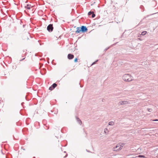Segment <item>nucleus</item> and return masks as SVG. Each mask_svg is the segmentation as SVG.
<instances>
[{"label":"nucleus","mask_w":158,"mask_h":158,"mask_svg":"<svg viewBox=\"0 0 158 158\" xmlns=\"http://www.w3.org/2000/svg\"><path fill=\"white\" fill-rule=\"evenodd\" d=\"M131 77V75L128 74H125L123 76L122 79L124 81L129 82L133 80L132 79Z\"/></svg>","instance_id":"nucleus-1"},{"label":"nucleus","mask_w":158,"mask_h":158,"mask_svg":"<svg viewBox=\"0 0 158 158\" xmlns=\"http://www.w3.org/2000/svg\"><path fill=\"white\" fill-rule=\"evenodd\" d=\"M53 29V24H50L47 27V30L49 32H52Z\"/></svg>","instance_id":"nucleus-2"},{"label":"nucleus","mask_w":158,"mask_h":158,"mask_svg":"<svg viewBox=\"0 0 158 158\" xmlns=\"http://www.w3.org/2000/svg\"><path fill=\"white\" fill-rule=\"evenodd\" d=\"M121 149V148L120 144V143L118 144L114 148L113 150L114 151H118Z\"/></svg>","instance_id":"nucleus-3"},{"label":"nucleus","mask_w":158,"mask_h":158,"mask_svg":"<svg viewBox=\"0 0 158 158\" xmlns=\"http://www.w3.org/2000/svg\"><path fill=\"white\" fill-rule=\"evenodd\" d=\"M81 32L82 33H84L87 32L88 29L86 26H82L81 27Z\"/></svg>","instance_id":"nucleus-4"},{"label":"nucleus","mask_w":158,"mask_h":158,"mask_svg":"<svg viewBox=\"0 0 158 158\" xmlns=\"http://www.w3.org/2000/svg\"><path fill=\"white\" fill-rule=\"evenodd\" d=\"M57 86V84L55 83H53L50 87L49 88V89L51 90H52Z\"/></svg>","instance_id":"nucleus-5"},{"label":"nucleus","mask_w":158,"mask_h":158,"mask_svg":"<svg viewBox=\"0 0 158 158\" xmlns=\"http://www.w3.org/2000/svg\"><path fill=\"white\" fill-rule=\"evenodd\" d=\"M129 103H128V102L127 101H122L119 102L118 103V105H120L127 104Z\"/></svg>","instance_id":"nucleus-6"},{"label":"nucleus","mask_w":158,"mask_h":158,"mask_svg":"<svg viewBox=\"0 0 158 158\" xmlns=\"http://www.w3.org/2000/svg\"><path fill=\"white\" fill-rule=\"evenodd\" d=\"M74 57V56L73 55L69 54L68 55V58L69 60H71L73 59Z\"/></svg>","instance_id":"nucleus-7"},{"label":"nucleus","mask_w":158,"mask_h":158,"mask_svg":"<svg viewBox=\"0 0 158 158\" xmlns=\"http://www.w3.org/2000/svg\"><path fill=\"white\" fill-rule=\"evenodd\" d=\"M81 32V27H77V30L75 31L76 33L78 34Z\"/></svg>","instance_id":"nucleus-8"},{"label":"nucleus","mask_w":158,"mask_h":158,"mask_svg":"<svg viewBox=\"0 0 158 158\" xmlns=\"http://www.w3.org/2000/svg\"><path fill=\"white\" fill-rule=\"evenodd\" d=\"M76 119L79 124L81 125L82 124V122L80 119L77 116H76Z\"/></svg>","instance_id":"nucleus-9"},{"label":"nucleus","mask_w":158,"mask_h":158,"mask_svg":"<svg viewBox=\"0 0 158 158\" xmlns=\"http://www.w3.org/2000/svg\"><path fill=\"white\" fill-rule=\"evenodd\" d=\"M31 6V5L29 4H27L25 6V8H27V9L30 10L31 9L30 6Z\"/></svg>","instance_id":"nucleus-10"},{"label":"nucleus","mask_w":158,"mask_h":158,"mask_svg":"<svg viewBox=\"0 0 158 158\" xmlns=\"http://www.w3.org/2000/svg\"><path fill=\"white\" fill-rule=\"evenodd\" d=\"M104 132L106 134H108V133L109 131L107 128H106L105 129Z\"/></svg>","instance_id":"nucleus-11"},{"label":"nucleus","mask_w":158,"mask_h":158,"mask_svg":"<svg viewBox=\"0 0 158 158\" xmlns=\"http://www.w3.org/2000/svg\"><path fill=\"white\" fill-rule=\"evenodd\" d=\"M114 124V123L113 122H110L108 123V125L110 126H113Z\"/></svg>","instance_id":"nucleus-12"},{"label":"nucleus","mask_w":158,"mask_h":158,"mask_svg":"<svg viewBox=\"0 0 158 158\" xmlns=\"http://www.w3.org/2000/svg\"><path fill=\"white\" fill-rule=\"evenodd\" d=\"M146 33H147L146 31H143L142 32L141 34L142 35H145L146 34Z\"/></svg>","instance_id":"nucleus-13"},{"label":"nucleus","mask_w":158,"mask_h":158,"mask_svg":"<svg viewBox=\"0 0 158 158\" xmlns=\"http://www.w3.org/2000/svg\"><path fill=\"white\" fill-rule=\"evenodd\" d=\"M138 156L139 158H140V157H143V158L145 157V156L144 155H139Z\"/></svg>","instance_id":"nucleus-14"},{"label":"nucleus","mask_w":158,"mask_h":158,"mask_svg":"<svg viewBox=\"0 0 158 158\" xmlns=\"http://www.w3.org/2000/svg\"><path fill=\"white\" fill-rule=\"evenodd\" d=\"M95 16V15L94 14V13L93 12V13L92 14V18H94Z\"/></svg>","instance_id":"nucleus-15"},{"label":"nucleus","mask_w":158,"mask_h":158,"mask_svg":"<svg viewBox=\"0 0 158 158\" xmlns=\"http://www.w3.org/2000/svg\"><path fill=\"white\" fill-rule=\"evenodd\" d=\"M98 61V60H97L96 61H94V62H93L92 64L91 65H92L96 63Z\"/></svg>","instance_id":"nucleus-16"},{"label":"nucleus","mask_w":158,"mask_h":158,"mask_svg":"<svg viewBox=\"0 0 158 158\" xmlns=\"http://www.w3.org/2000/svg\"><path fill=\"white\" fill-rule=\"evenodd\" d=\"M93 13V11H89L88 13V15H92V14Z\"/></svg>","instance_id":"nucleus-17"},{"label":"nucleus","mask_w":158,"mask_h":158,"mask_svg":"<svg viewBox=\"0 0 158 158\" xmlns=\"http://www.w3.org/2000/svg\"><path fill=\"white\" fill-rule=\"evenodd\" d=\"M147 110H148V111L149 112H151L152 111V109L148 108Z\"/></svg>","instance_id":"nucleus-18"},{"label":"nucleus","mask_w":158,"mask_h":158,"mask_svg":"<svg viewBox=\"0 0 158 158\" xmlns=\"http://www.w3.org/2000/svg\"><path fill=\"white\" fill-rule=\"evenodd\" d=\"M77 60H78V59H77V58H76L74 60V62H77Z\"/></svg>","instance_id":"nucleus-19"},{"label":"nucleus","mask_w":158,"mask_h":158,"mask_svg":"<svg viewBox=\"0 0 158 158\" xmlns=\"http://www.w3.org/2000/svg\"><path fill=\"white\" fill-rule=\"evenodd\" d=\"M123 145H124V143L122 144V145H120L121 148V149H122V148L123 147Z\"/></svg>","instance_id":"nucleus-20"},{"label":"nucleus","mask_w":158,"mask_h":158,"mask_svg":"<svg viewBox=\"0 0 158 158\" xmlns=\"http://www.w3.org/2000/svg\"><path fill=\"white\" fill-rule=\"evenodd\" d=\"M123 145H124V143L122 144V145H120L121 148V149H122V148L123 147Z\"/></svg>","instance_id":"nucleus-21"},{"label":"nucleus","mask_w":158,"mask_h":158,"mask_svg":"<svg viewBox=\"0 0 158 158\" xmlns=\"http://www.w3.org/2000/svg\"><path fill=\"white\" fill-rule=\"evenodd\" d=\"M152 121H158V119H155L154 120H153Z\"/></svg>","instance_id":"nucleus-22"},{"label":"nucleus","mask_w":158,"mask_h":158,"mask_svg":"<svg viewBox=\"0 0 158 158\" xmlns=\"http://www.w3.org/2000/svg\"><path fill=\"white\" fill-rule=\"evenodd\" d=\"M43 70L44 71V73H46V69H43Z\"/></svg>","instance_id":"nucleus-23"},{"label":"nucleus","mask_w":158,"mask_h":158,"mask_svg":"<svg viewBox=\"0 0 158 158\" xmlns=\"http://www.w3.org/2000/svg\"><path fill=\"white\" fill-rule=\"evenodd\" d=\"M25 58H23V59H22L20 60H19V61H22L23 60H24V59H25Z\"/></svg>","instance_id":"nucleus-24"},{"label":"nucleus","mask_w":158,"mask_h":158,"mask_svg":"<svg viewBox=\"0 0 158 158\" xmlns=\"http://www.w3.org/2000/svg\"><path fill=\"white\" fill-rule=\"evenodd\" d=\"M108 49V48L105 49V51H106Z\"/></svg>","instance_id":"nucleus-25"},{"label":"nucleus","mask_w":158,"mask_h":158,"mask_svg":"<svg viewBox=\"0 0 158 158\" xmlns=\"http://www.w3.org/2000/svg\"><path fill=\"white\" fill-rule=\"evenodd\" d=\"M68 156V155L67 154L66 156L64 157H66Z\"/></svg>","instance_id":"nucleus-26"},{"label":"nucleus","mask_w":158,"mask_h":158,"mask_svg":"<svg viewBox=\"0 0 158 158\" xmlns=\"http://www.w3.org/2000/svg\"><path fill=\"white\" fill-rule=\"evenodd\" d=\"M86 151L87 152H90V151H89L87 149H86Z\"/></svg>","instance_id":"nucleus-27"},{"label":"nucleus","mask_w":158,"mask_h":158,"mask_svg":"<svg viewBox=\"0 0 158 158\" xmlns=\"http://www.w3.org/2000/svg\"><path fill=\"white\" fill-rule=\"evenodd\" d=\"M102 102H104V100L103 99H102Z\"/></svg>","instance_id":"nucleus-28"},{"label":"nucleus","mask_w":158,"mask_h":158,"mask_svg":"<svg viewBox=\"0 0 158 158\" xmlns=\"http://www.w3.org/2000/svg\"><path fill=\"white\" fill-rule=\"evenodd\" d=\"M141 7H143V6H140V8H141Z\"/></svg>","instance_id":"nucleus-29"},{"label":"nucleus","mask_w":158,"mask_h":158,"mask_svg":"<svg viewBox=\"0 0 158 158\" xmlns=\"http://www.w3.org/2000/svg\"><path fill=\"white\" fill-rule=\"evenodd\" d=\"M64 153H66V152L65 151H64Z\"/></svg>","instance_id":"nucleus-30"},{"label":"nucleus","mask_w":158,"mask_h":158,"mask_svg":"<svg viewBox=\"0 0 158 158\" xmlns=\"http://www.w3.org/2000/svg\"><path fill=\"white\" fill-rule=\"evenodd\" d=\"M81 87H82V86H81Z\"/></svg>","instance_id":"nucleus-31"}]
</instances>
